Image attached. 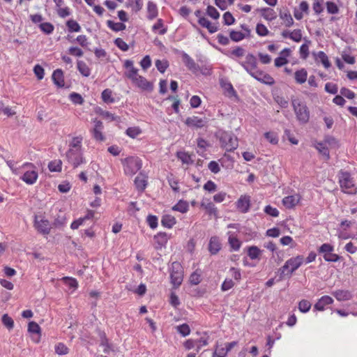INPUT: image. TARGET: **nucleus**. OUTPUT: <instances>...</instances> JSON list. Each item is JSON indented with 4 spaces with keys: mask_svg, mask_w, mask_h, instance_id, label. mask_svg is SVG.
I'll return each instance as SVG.
<instances>
[{
    "mask_svg": "<svg viewBox=\"0 0 357 357\" xmlns=\"http://www.w3.org/2000/svg\"><path fill=\"white\" fill-rule=\"evenodd\" d=\"M20 179L27 185H33L38 178V167L31 162H24L20 165Z\"/></svg>",
    "mask_w": 357,
    "mask_h": 357,
    "instance_id": "1",
    "label": "nucleus"
},
{
    "mask_svg": "<svg viewBox=\"0 0 357 357\" xmlns=\"http://www.w3.org/2000/svg\"><path fill=\"white\" fill-rule=\"evenodd\" d=\"M338 181L340 188L344 193L355 195L357 192V186L354 178L348 172L341 170L338 173Z\"/></svg>",
    "mask_w": 357,
    "mask_h": 357,
    "instance_id": "2",
    "label": "nucleus"
},
{
    "mask_svg": "<svg viewBox=\"0 0 357 357\" xmlns=\"http://www.w3.org/2000/svg\"><path fill=\"white\" fill-rule=\"evenodd\" d=\"M304 262V257L302 255H297L287 260L284 264L279 269L281 277H291Z\"/></svg>",
    "mask_w": 357,
    "mask_h": 357,
    "instance_id": "3",
    "label": "nucleus"
},
{
    "mask_svg": "<svg viewBox=\"0 0 357 357\" xmlns=\"http://www.w3.org/2000/svg\"><path fill=\"white\" fill-rule=\"evenodd\" d=\"M123 172L127 176H133L142 166V160L137 156H128L121 160Z\"/></svg>",
    "mask_w": 357,
    "mask_h": 357,
    "instance_id": "4",
    "label": "nucleus"
},
{
    "mask_svg": "<svg viewBox=\"0 0 357 357\" xmlns=\"http://www.w3.org/2000/svg\"><path fill=\"white\" fill-rule=\"evenodd\" d=\"M221 147L227 151H232L238 147V139L232 133L220 131L217 134Z\"/></svg>",
    "mask_w": 357,
    "mask_h": 357,
    "instance_id": "5",
    "label": "nucleus"
},
{
    "mask_svg": "<svg viewBox=\"0 0 357 357\" xmlns=\"http://www.w3.org/2000/svg\"><path fill=\"white\" fill-rule=\"evenodd\" d=\"M291 105L297 120L301 123H307L310 119V112L307 105L298 99H293Z\"/></svg>",
    "mask_w": 357,
    "mask_h": 357,
    "instance_id": "6",
    "label": "nucleus"
},
{
    "mask_svg": "<svg viewBox=\"0 0 357 357\" xmlns=\"http://www.w3.org/2000/svg\"><path fill=\"white\" fill-rule=\"evenodd\" d=\"M170 279L174 288H178L181 284L183 279V273L182 267L179 263H172L170 272Z\"/></svg>",
    "mask_w": 357,
    "mask_h": 357,
    "instance_id": "7",
    "label": "nucleus"
},
{
    "mask_svg": "<svg viewBox=\"0 0 357 357\" xmlns=\"http://www.w3.org/2000/svg\"><path fill=\"white\" fill-rule=\"evenodd\" d=\"M33 226L35 229L43 235H48L50 233L52 225L50 222L42 215H35Z\"/></svg>",
    "mask_w": 357,
    "mask_h": 357,
    "instance_id": "8",
    "label": "nucleus"
},
{
    "mask_svg": "<svg viewBox=\"0 0 357 357\" xmlns=\"http://www.w3.org/2000/svg\"><path fill=\"white\" fill-rule=\"evenodd\" d=\"M66 158L68 162L71 164L74 168H77L80 165L86 163L82 150L68 149L66 152Z\"/></svg>",
    "mask_w": 357,
    "mask_h": 357,
    "instance_id": "9",
    "label": "nucleus"
},
{
    "mask_svg": "<svg viewBox=\"0 0 357 357\" xmlns=\"http://www.w3.org/2000/svg\"><path fill=\"white\" fill-rule=\"evenodd\" d=\"M208 120L206 117H200L198 116H192L187 117L185 120V124L192 129H201L206 127Z\"/></svg>",
    "mask_w": 357,
    "mask_h": 357,
    "instance_id": "10",
    "label": "nucleus"
},
{
    "mask_svg": "<svg viewBox=\"0 0 357 357\" xmlns=\"http://www.w3.org/2000/svg\"><path fill=\"white\" fill-rule=\"evenodd\" d=\"M239 63L250 75L258 69L257 58L252 54H248L245 60Z\"/></svg>",
    "mask_w": 357,
    "mask_h": 357,
    "instance_id": "11",
    "label": "nucleus"
},
{
    "mask_svg": "<svg viewBox=\"0 0 357 357\" xmlns=\"http://www.w3.org/2000/svg\"><path fill=\"white\" fill-rule=\"evenodd\" d=\"M123 66L127 70L125 73V75L133 82L139 75L138 74V69L134 66L133 61L129 59L124 61Z\"/></svg>",
    "mask_w": 357,
    "mask_h": 357,
    "instance_id": "12",
    "label": "nucleus"
},
{
    "mask_svg": "<svg viewBox=\"0 0 357 357\" xmlns=\"http://www.w3.org/2000/svg\"><path fill=\"white\" fill-rule=\"evenodd\" d=\"M301 199V195L296 193L292 195L284 197L282 199V202L285 208L290 209L294 208L300 202Z\"/></svg>",
    "mask_w": 357,
    "mask_h": 357,
    "instance_id": "13",
    "label": "nucleus"
},
{
    "mask_svg": "<svg viewBox=\"0 0 357 357\" xmlns=\"http://www.w3.org/2000/svg\"><path fill=\"white\" fill-rule=\"evenodd\" d=\"M228 243L233 251H238L241 246V241L238 238L236 231H229L227 233Z\"/></svg>",
    "mask_w": 357,
    "mask_h": 357,
    "instance_id": "14",
    "label": "nucleus"
},
{
    "mask_svg": "<svg viewBox=\"0 0 357 357\" xmlns=\"http://www.w3.org/2000/svg\"><path fill=\"white\" fill-rule=\"evenodd\" d=\"M181 57L183 62L184 63L185 66L188 68V70H190L192 73H197L199 70V66L187 53H185V52H182Z\"/></svg>",
    "mask_w": 357,
    "mask_h": 357,
    "instance_id": "15",
    "label": "nucleus"
},
{
    "mask_svg": "<svg viewBox=\"0 0 357 357\" xmlns=\"http://www.w3.org/2000/svg\"><path fill=\"white\" fill-rule=\"evenodd\" d=\"M251 76L266 84L271 85L274 83V79L270 75L265 73L258 69L255 73H253Z\"/></svg>",
    "mask_w": 357,
    "mask_h": 357,
    "instance_id": "16",
    "label": "nucleus"
},
{
    "mask_svg": "<svg viewBox=\"0 0 357 357\" xmlns=\"http://www.w3.org/2000/svg\"><path fill=\"white\" fill-rule=\"evenodd\" d=\"M334 302L333 298L329 296H321L314 305V310L317 311H324L326 306L333 304Z\"/></svg>",
    "mask_w": 357,
    "mask_h": 357,
    "instance_id": "17",
    "label": "nucleus"
},
{
    "mask_svg": "<svg viewBox=\"0 0 357 357\" xmlns=\"http://www.w3.org/2000/svg\"><path fill=\"white\" fill-rule=\"evenodd\" d=\"M250 206V199L249 196L242 195L236 202V207L241 213H247Z\"/></svg>",
    "mask_w": 357,
    "mask_h": 357,
    "instance_id": "18",
    "label": "nucleus"
},
{
    "mask_svg": "<svg viewBox=\"0 0 357 357\" xmlns=\"http://www.w3.org/2000/svg\"><path fill=\"white\" fill-rule=\"evenodd\" d=\"M332 295L338 301H347L353 298L351 291L346 289H337L332 292Z\"/></svg>",
    "mask_w": 357,
    "mask_h": 357,
    "instance_id": "19",
    "label": "nucleus"
},
{
    "mask_svg": "<svg viewBox=\"0 0 357 357\" xmlns=\"http://www.w3.org/2000/svg\"><path fill=\"white\" fill-rule=\"evenodd\" d=\"M93 123L94 128L92 131L93 137L97 141H104L105 138L102 132L103 129L102 123L97 119L94 120Z\"/></svg>",
    "mask_w": 357,
    "mask_h": 357,
    "instance_id": "20",
    "label": "nucleus"
},
{
    "mask_svg": "<svg viewBox=\"0 0 357 357\" xmlns=\"http://www.w3.org/2000/svg\"><path fill=\"white\" fill-rule=\"evenodd\" d=\"M135 86L140 88L142 90L145 91H152L153 89V84L147 81V79L139 75L132 82Z\"/></svg>",
    "mask_w": 357,
    "mask_h": 357,
    "instance_id": "21",
    "label": "nucleus"
},
{
    "mask_svg": "<svg viewBox=\"0 0 357 357\" xmlns=\"http://www.w3.org/2000/svg\"><path fill=\"white\" fill-rule=\"evenodd\" d=\"M134 183L137 190L139 192H142L147 185V177L144 174L140 173L135 178Z\"/></svg>",
    "mask_w": 357,
    "mask_h": 357,
    "instance_id": "22",
    "label": "nucleus"
},
{
    "mask_svg": "<svg viewBox=\"0 0 357 357\" xmlns=\"http://www.w3.org/2000/svg\"><path fill=\"white\" fill-rule=\"evenodd\" d=\"M220 86L224 91V94L226 96H227L229 98H232V97L236 96V91H235L232 84L230 82H229L228 81L222 79L220 81Z\"/></svg>",
    "mask_w": 357,
    "mask_h": 357,
    "instance_id": "23",
    "label": "nucleus"
},
{
    "mask_svg": "<svg viewBox=\"0 0 357 357\" xmlns=\"http://www.w3.org/2000/svg\"><path fill=\"white\" fill-rule=\"evenodd\" d=\"M221 249V243L218 236H212L208 243V250L211 255L217 254Z\"/></svg>",
    "mask_w": 357,
    "mask_h": 357,
    "instance_id": "24",
    "label": "nucleus"
},
{
    "mask_svg": "<svg viewBox=\"0 0 357 357\" xmlns=\"http://www.w3.org/2000/svg\"><path fill=\"white\" fill-rule=\"evenodd\" d=\"M257 11L261 14L263 18L267 21H273L277 17L276 13L271 8H259Z\"/></svg>",
    "mask_w": 357,
    "mask_h": 357,
    "instance_id": "25",
    "label": "nucleus"
},
{
    "mask_svg": "<svg viewBox=\"0 0 357 357\" xmlns=\"http://www.w3.org/2000/svg\"><path fill=\"white\" fill-rule=\"evenodd\" d=\"M201 207L206 210L210 215L216 216L218 215L217 208L215 205L208 199H204L201 202Z\"/></svg>",
    "mask_w": 357,
    "mask_h": 357,
    "instance_id": "26",
    "label": "nucleus"
},
{
    "mask_svg": "<svg viewBox=\"0 0 357 357\" xmlns=\"http://www.w3.org/2000/svg\"><path fill=\"white\" fill-rule=\"evenodd\" d=\"M307 71L305 68H301L294 73V79L297 84H302L307 81Z\"/></svg>",
    "mask_w": 357,
    "mask_h": 357,
    "instance_id": "27",
    "label": "nucleus"
},
{
    "mask_svg": "<svg viewBox=\"0 0 357 357\" xmlns=\"http://www.w3.org/2000/svg\"><path fill=\"white\" fill-rule=\"evenodd\" d=\"M52 79L54 83L59 87L64 86V79L63 71L60 69L55 70L52 73Z\"/></svg>",
    "mask_w": 357,
    "mask_h": 357,
    "instance_id": "28",
    "label": "nucleus"
},
{
    "mask_svg": "<svg viewBox=\"0 0 357 357\" xmlns=\"http://www.w3.org/2000/svg\"><path fill=\"white\" fill-rule=\"evenodd\" d=\"M280 17L287 27H291L294 24V20L291 13L287 10L280 12Z\"/></svg>",
    "mask_w": 357,
    "mask_h": 357,
    "instance_id": "29",
    "label": "nucleus"
},
{
    "mask_svg": "<svg viewBox=\"0 0 357 357\" xmlns=\"http://www.w3.org/2000/svg\"><path fill=\"white\" fill-rule=\"evenodd\" d=\"M261 253L262 250H261L257 246L252 245L248 248V255L252 260H259Z\"/></svg>",
    "mask_w": 357,
    "mask_h": 357,
    "instance_id": "30",
    "label": "nucleus"
},
{
    "mask_svg": "<svg viewBox=\"0 0 357 357\" xmlns=\"http://www.w3.org/2000/svg\"><path fill=\"white\" fill-rule=\"evenodd\" d=\"M82 141H83V137L81 135L73 137L69 143V149H68L82 150Z\"/></svg>",
    "mask_w": 357,
    "mask_h": 357,
    "instance_id": "31",
    "label": "nucleus"
},
{
    "mask_svg": "<svg viewBox=\"0 0 357 357\" xmlns=\"http://www.w3.org/2000/svg\"><path fill=\"white\" fill-rule=\"evenodd\" d=\"M147 18L150 20H153L158 16V8L155 3L149 1L147 3Z\"/></svg>",
    "mask_w": 357,
    "mask_h": 357,
    "instance_id": "32",
    "label": "nucleus"
},
{
    "mask_svg": "<svg viewBox=\"0 0 357 357\" xmlns=\"http://www.w3.org/2000/svg\"><path fill=\"white\" fill-rule=\"evenodd\" d=\"M198 22L202 26L206 28L211 33H213L218 31L217 26L211 24V22L205 17H199Z\"/></svg>",
    "mask_w": 357,
    "mask_h": 357,
    "instance_id": "33",
    "label": "nucleus"
},
{
    "mask_svg": "<svg viewBox=\"0 0 357 357\" xmlns=\"http://www.w3.org/2000/svg\"><path fill=\"white\" fill-rule=\"evenodd\" d=\"M172 210L178 211L181 213H185L189 210L188 202L187 201L181 199L172 207Z\"/></svg>",
    "mask_w": 357,
    "mask_h": 357,
    "instance_id": "34",
    "label": "nucleus"
},
{
    "mask_svg": "<svg viewBox=\"0 0 357 357\" xmlns=\"http://www.w3.org/2000/svg\"><path fill=\"white\" fill-rule=\"evenodd\" d=\"M176 218L172 215L166 214L162 217V225L166 228H172L176 224Z\"/></svg>",
    "mask_w": 357,
    "mask_h": 357,
    "instance_id": "35",
    "label": "nucleus"
},
{
    "mask_svg": "<svg viewBox=\"0 0 357 357\" xmlns=\"http://www.w3.org/2000/svg\"><path fill=\"white\" fill-rule=\"evenodd\" d=\"M152 31L155 33H158L160 35H164L167 33V29L164 25L162 19H158L157 22L152 26Z\"/></svg>",
    "mask_w": 357,
    "mask_h": 357,
    "instance_id": "36",
    "label": "nucleus"
},
{
    "mask_svg": "<svg viewBox=\"0 0 357 357\" xmlns=\"http://www.w3.org/2000/svg\"><path fill=\"white\" fill-rule=\"evenodd\" d=\"M78 71L84 77H89L91 75V69L88 65L83 61H77V62Z\"/></svg>",
    "mask_w": 357,
    "mask_h": 357,
    "instance_id": "37",
    "label": "nucleus"
},
{
    "mask_svg": "<svg viewBox=\"0 0 357 357\" xmlns=\"http://www.w3.org/2000/svg\"><path fill=\"white\" fill-rule=\"evenodd\" d=\"M316 149L322 154L326 159L329 158V151L327 144L324 142H317L314 144Z\"/></svg>",
    "mask_w": 357,
    "mask_h": 357,
    "instance_id": "38",
    "label": "nucleus"
},
{
    "mask_svg": "<svg viewBox=\"0 0 357 357\" xmlns=\"http://www.w3.org/2000/svg\"><path fill=\"white\" fill-rule=\"evenodd\" d=\"M107 26L114 31H123L126 29V25L122 22H115L112 20L107 21Z\"/></svg>",
    "mask_w": 357,
    "mask_h": 357,
    "instance_id": "39",
    "label": "nucleus"
},
{
    "mask_svg": "<svg viewBox=\"0 0 357 357\" xmlns=\"http://www.w3.org/2000/svg\"><path fill=\"white\" fill-rule=\"evenodd\" d=\"M316 60L319 61L325 68H328L331 66V63L327 55L322 51H319L316 54Z\"/></svg>",
    "mask_w": 357,
    "mask_h": 357,
    "instance_id": "40",
    "label": "nucleus"
},
{
    "mask_svg": "<svg viewBox=\"0 0 357 357\" xmlns=\"http://www.w3.org/2000/svg\"><path fill=\"white\" fill-rule=\"evenodd\" d=\"M48 169L52 172H60L62 169V162L61 160H54L49 162Z\"/></svg>",
    "mask_w": 357,
    "mask_h": 357,
    "instance_id": "41",
    "label": "nucleus"
},
{
    "mask_svg": "<svg viewBox=\"0 0 357 357\" xmlns=\"http://www.w3.org/2000/svg\"><path fill=\"white\" fill-rule=\"evenodd\" d=\"M101 98L105 103H113L115 102L112 96V91L109 89H105L101 93Z\"/></svg>",
    "mask_w": 357,
    "mask_h": 357,
    "instance_id": "42",
    "label": "nucleus"
},
{
    "mask_svg": "<svg viewBox=\"0 0 357 357\" xmlns=\"http://www.w3.org/2000/svg\"><path fill=\"white\" fill-rule=\"evenodd\" d=\"M197 141V153L199 155H202L206 151V149L209 146V143L203 138H198Z\"/></svg>",
    "mask_w": 357,
    "mask_h": 357,
    "instance_id": "43",
    "label": "nucleus"
},
{
    "mask_svg": "<svg viewBox=\"0 0 357 357\" xmlns=\"http://www.w3.org/2000/svg\"><path fill=\"white\" fill-rule=\"evenodd\" d=\"M154 239L158 245L157 248H162V246H165L167 243L168 238L166 234L159 233L154 236Z\"/></svg>",
    "mask_w": 357,
    "mask_h": 357,
    "instance_id": "44",
    "label": "nucleus"
},
{
    "mask_svg": "<svg viewBox=\"0 0 357 357\" xmlns=\"http://www.w3.org/2000/svg\"><path fill=\"white\" fill-rule=\"evenodd\" d=\"M228 352L223 344H217L212 357H226Z\"/></svg>",
    "mask_w": 357,
    "mask_h": 357,
    "instance_id": "45",
    "label": "nucleus"
},
{
    "mask_svg": "<svg viewBox=\"0 0 357 357\" xmlns=\"http://www.w3.org/2000/svg\"><path fill=\"white\" fill-rule=\"evenodd\" d=\"M66 26L69 32H79L81 31L80 25L74 20H68Z\"/></svg>",
    "mask_w": 357,
    "mask_h": 357,
    "instance_id": "46",
    "label": "nucleus"
},
{
    "mask_svg": "<svg viewBox=\"0 0 357 357\" xmlns=\"http://www.w3.org/2000/svg\"><path fill=\"white\" fill-rule=\"evenodd\" d=\"M311 306V303L309 301L303 299L298 303V307L301 312L306 313L310 310Z\"/></svg>",
    "mask_w": 357,
    "mask_h": 357,
    "instance_id": "47",
    "label": "nucleus"
},
{
    "mask_svg": "<svg viewBox=\"0 0 357 357\" xmlns=\"http://www.w3.org/2000/svg\"><path fill=\"white\" fill-rule=\"evenodd\" d=\"M100 336L101 339L100 345L103 347V351L105 353H108L112 349V347L109 344L107 338L106 337L105 333H100Z\"/></svg>",
    "mask_w": 357,
    "mask_h": 357,
    "instance_id": "48",
    "label": "nucleus"
},
{
    "mask_svg": "<svg viewBox=\"0 0 357 357\" xmlns=\"http://www.w3.org/2000/svg\"><path fill=\"white\" fill-rule=\"evenodd\" d=\"M230 38L234 42H239L246 38V35L241 31H230Z\"/></svg>",
    "mask_w": 357,
    "mask_h": 357,
    "instance_id": "49",
    "label": "nucleus"
},
{
    "mask_svg": "<svg viewBox=\"0 0 357 357\" xmlns=\"http://www.w3.org/2000/svg\"><path fill=\"white\" fill-rule=\"evenodd\" d=\"M63 280L66 286H68L70 289H72L73 291L75 290L78 287V282L77 280L73 278L64 277L63 278Z\"/></svg>",
    "mask_w": 357,
    "mask_h": 357,
    "instance_id": "50",
    "label": "nucleus"
},
{
    "mask_svg": "<svg viewBox=\"0 0 357 357\" xmlns=\"http://www.w3.org/2000/svg\"><path fill=\"white\" fill-rule=\"evenodd\" d=\"M40 29L45 34H50L53 32L54 27L50 22H42L39 24Z\"/></svg>",
    "mask_w": 357,
    "mask_h": 357,
    "instance_id": "51",
    "label": "nucleus"
},
{
    "mask_svg": "<svg viewBox=\"0 0 357 357\" xmlns=\"http://www.w3.org/2000/svg\"><path fill=\"white\" fill-rule=\"evenodd\" d=\"M176 331L183 337L188 336L190 333V328L187 324H183L176 327Z\"/></svg>",
    "mask_w": 357,
    "mask_h": 357,
    "instance_id": "52",
    "label": "nucleus"
},
{
    "mask_svg": "<svg viewBox=\"0 0 357 357\" xmlns=\"http://www.w3.org/2000/svg\"><path fill=\"white\" fill-rule=\"evenodd\" d=\"M190 283L192 285H197L201 282V272L198 270L193 272L189 278Z\"/></svg>",
    "mask_w": 357,
    "mask_h": 357,
    "instance_id": "53",
    "label": "nucleus"
},
{
    "mask_svg": "<svg viewBox=\"0 0 357 357\" xmlns=\"http://www.w3.org/2000/svg\"><path fill=\"white\" fill-rule=\"evenodd\" d=\"M128 4L132 10L138 12L143 7V0H128Z\"/></svg>",
    "mask_w": 357,
    "mask_h": 357,
    "instance_id": "54",
    "label": "nucleus"
},
{
    "mask_svg": "<svg viewBox=\"0 0 357 357\" xmlns=\"http://www.w3.org/2000/svg\"><path fill=\"white\" fill-rule=\"evenodd\" d=\"M155 66L158 71L164 73L169 66V63L167 60H156Z\"/></svg>",
    "mask_w": 357,
    "mask_h": 357,
    "instance_id": "55",
    "label": "nucleus"
},
{
    "mask_svg": "<svg viewBox=\"0 0 357 357\" xmlns=\"http://www.w3.org/2000/svg\"><path fill=\"white\" fill-rule=\"evenodd\" d=\"M1 321L3 324L9 330L12 329L14 326L13 319L7 314L2 316Z\"/></svg>",
    "mask_w": 357,
    "mask_h": 357,
    "instance_id": "56",
    "label": "nucleus"
},
{
    "mask_svg": "<svg viewBox=\"0 0 357 357\" xmlns=\"http://www.w3.org/2000/svg\"><path fill=\"white\" fill-rule=\"evenodd\" d=\"M256 32L259 36H266L269 33L267 27L261 23H258L256 26Z\"/></svg>",
    "mask_w": 357,
    "mask_h": 357,
    "instance_id": "57",
    "label": "nucleus"
},
{
    "mask_svg": "<svg viewBox=\"0 0 357 357\" xmlns=\"http://www.w3.org/2000/svg\"><path fill=\"white\" fill-rule=\"evenodd\" d=\"M69 98L71 102L75 105H82L84 102L82 96L75 92L71 93L69 96Z\"/></svg>",
    "mask_w": 357,
    "mask_h": 357,
    "instance_id": "58",
    "label": "nucleus"
},
{
    "mask_svg": "<svg viewBox=\"0 0 357 357\" xmlns=\"http://www.w3.org/2000/svg\"><path fill=\"white\" fill-rule=\"evenodd\" d=\"M264 137L272 144L278 143V135L274 132H267L264 134Z\"/></svg>",
    "mask_w": 357,
    "mask_h": 357,
    "instance_id": "59",
    "label": "nucleus"
},
{
    "mask_svg": "<svg viewBox=\"0 0 357 357\" xmlns=\"http://www.w3.org/2000/svg\"><path fill=\"white\" fill-rule=\"evenodd\" d=\"M290 39L296 43L301 42L302 40V31L299 29L291 31Z\"/></svg>",
    "mask_w": 357,
    "mask_h": 357,
    "instance_id": "60",
    "label": "nucleus"
},
{
    "mask_svg": "<svg viewBox=\"0 0 357 357\" xmlns=\"http://www.w3.org/2000/svg\"><path fill=\"white\" fill-rule=\"evenodd\" d=\"M55 352L59 355H65L68 353V348L61 342L55 345Z\"/></svg>",
    "mask_w": 357,
    "mask_h": 357,
    "instance_id": "61",
    "label": "nucleus"
},
{
    "mask_svg": "<svg viewBox=\"0 0 357 357\" xmlns=\"http://www.w3.org/2000/svg\"><path fill=\"white\" fill-rule=\"evenodd\" d=\"M28 331L31 333H35L39 335L40 334V327L37 323L31 321L28 325Z\"/></svg>",
    "mask_w": 357,
    "mask_h": 357,
    "instance_id": "62",
    "label": "nucleus"
},
{
    "mask_svg": "<svg viewBox=\"0 0 357 357\" xmlns=\"http://www.w3.org/2000/svg\"><path fill=\"white\" fill-rule=\"evenodd\" d=\"M114 44L118 48L123 52H126L129 50V45L122 38H116L114 40Z\"/></svg>",
    "mask_w": 357,
    "mask_h": 357,
    "instance_id": "63",
    "label": "nucleus"
},
{
    "mask_svg": "<svg viewBox=\"0 0 357 357\" xmlns=\"http://www.w3.org/2000/svg\"><path fill=\"white\" fill-rule=\"evenodd\" d=\"M235 285V283L233 282L231 279L226 278L221 285V290L222 291H226L231 288H233Z\"/></svg>",
    "mask_w": 357,
    "mask_h": 357,
    "instance_id": "64",
    "label": "nucleus"
}]
</instances>
